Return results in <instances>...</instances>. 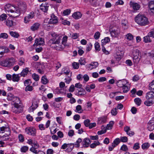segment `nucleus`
Here are the masks:
<instances>
[{
    "instance_id": "obj_54",
    "label": "nucleus",
    "mask_w": 154,
    "mask_h": 154,
    "mask_svg": "<svg viewBox=\"0 0 154 154\" xmlns=\"http://www.w3.org/2000/svg\"><path fill=\"white\" fill-rule=\"evenodd\" d=\"M120 149L124 151H126L128 150V149L126 145L124 144L121 146Z\"/></svg>"
},
{
    "instance_id": "obj_50",
    "label": "nucleus",
    "mask_w": 154,
    "mask_h": 154,
    "mask_svg": "<svg viewBox=\"0 0 154 154\" xmlns=\"http://www.w3.org/2000/svg\"><path fill=\"white\" fill-rule=\"evenodd\" d=\"M100 34L99 32H96L94 35V38L95 39H98L100 37Z\"/></svg>"
},
{
    "instance_id": "obj_41",
    "label": "nucleus",
    "mask_w": 154,
    "mask_h": 154,
    "mask_svg": "<svg viewBox=\"0 0 154 154\" xmlns=\"http://www.w3.org/2000/svg\"><path fill=\"white\" fill-rule=\"evenodd\" d=\"M8 128L6 127L3 126L0 127V134H2L4 132L6 131V130H8Z\"/></svg>"
},
{
    "instance_id": "obj_17",
    "label": "nucleus",
    "mask_w": 154,
    "mask_h": 154,
    "mask_svg": "<svg viewBox=\"0 0 154 154\" xmlns=\"http://www.w3.org/2000/svg\"><path fill=\"white\" fill-rule=\"evenodd\" d=\"M148 6L151 12L154 14V1H151L148 3Z\"/></svg>"
},
{
    "instance_id": "obj_47",
    "label": "nucleus",
    "mask_w": 154,
    "mask_h": 154,
    "mask_svg": "<svg viewBox=\"0 0 154 154\" xmlns=\"http://www.w3.org/2000/svg\"><path fill=\"white\" fill-rule=\"evenodd\" d=\"M71 12V10L69 9L65 10L63 12V15L64 16L68 15Z\"/></svg>"
},
{
    "instance_id": "obj_32",
    "label": "nucleus",
    "mask_w": 154,
    "mask_h": 154,
    "mask_svg": "<svg viewBox=\"0 0 154 154\" xmlns=\"http://www.w3.org/2000/svg\"><path fill=\"white\" fill-rule=\"evenodd\" d=\"M41 82L43 84H47L48 81L46 78L45 76H43L42 77L41 79Z\"/></svg>"
},
{
    "instance_id": "obj_27",
    "label": "nucleus",
    "mask_w": 154,
    "mask_h": 154,
    "mask_svg": "<svg viewBox=\"0 0 154 154\" xmlns=\"http://www.w3.org/2000/svg\"><path fill=\"white\" fill-rule=\"evenodd\" d=\"M110 39L109 37H105L104 39L102 40L101 43L103 45H104L110 42Z\"/></svg>"
},
{
    "instance_id": "obj_59",
    "label": "nucleus",
    "mask_w": 154,
    "mask_h": 154,
    "mask_svg": "<svg viewBox=\"0 0 154 154\" xmlns=\"http://www.w3.org/2000/svg\"><path fill=\"white\" fill-rule=\"evenodd\" d=\"M33 108V109L35 110L38 106L37 103L36 102H34L32 103V105L31 106Z\"/></svg>"
},
{
    "instance_id": "obj_4",
    "label": "nucleus",
    "mask_w": 154,
    "mask_h": 154,
    "mask_svg": "<svg viewBox=\"0 0 154 154\" xmlns=\"http://www.w3.org/2000/svg\"><path fill=\"white\" fill-rule=\"evenodd\" d=\"M146 100L144 102L145 105L149 106L154 103V92L150 91L148 92L146 94Z\"/></svg>"
},
{
    "instance_id": "obj_48",
    "label": "nucleus",
    "mask_w": 154,
    "mask_h": 154,
    "mask_svg": "<svg viewBox=\"0 0 154 154\" xmlns=\"http://www.w3.org/2000/svg\"><path fill=\"white\" fill-rule=\"evenodd\" d=\"M126 38L129 40H131L133 38V35L131 33L127 34L126 35Z\"/></svg>"
},
{
    "instance_id": "obj_12",
    "label": "nucleus",
    "mask_w": 154,
    "mask_h": 154,
    "mask_svg": "<svg viewBox=\"0 0 154 154\" xmlns=\"http://www.w3.org/2000/svg\"><path fill=\"white\" fill-rule=\"evenodd\" d=\"M128 83V82L126 80H120L117 82V85L118 87L121 88L126 85Z\"/></svg>"
},
{
    "instance_id": "obj_53",
    "label": "nucleus",
    "mask_w": 154,
    "mask_h": 154,
    "mask_svg": "<svg viewBox=\"0 0 154 154\" xmlns=\"http://www.w3.org/2000/svg\"><path fill=\"white\" fill-rule=\"evenodd\" d=\"M68 146L67 149L69 150L70 151H71L74 148V144L72 143H70L68 144Z\"/></svg>"
},
{
    "instance_id": "obj_2",
    "label": "nucleus",
    "mask_w": 154,
    "mask_h": 154,
    "mask_svg": "<svg viewBox=\"0 0 154 154\" xmlns=\"http://www.w3.org/2000/svg\"><path fill=\"white\" fill-rule=\"evenodd\" d=\"M51 34L53 38L48 41V45L51 47L57 49V45H58L60 43V40L62 38V35H58L55 32L51 33Z\"/></svg>"
},
{
    "instance_id": "obj_9",
    "label": "nucleus",
    "mask_w": 154,
    "mask_h": 154,
    "mask_svg": "<svg viewBox=\"0 0 154 154\" xmlns=\"http://www.w3.org/2000/svg\"><path fill=\"white\" fill-rule=\"evenodd\" d=\"M147 128L150 131H152L154 129V117L148 122Z\"/></svg>"
},
{
    "instance_id": "obj_63",
    "label": "nucleus",
    "mask_w": 154,
    "mask_h": 154,
    "mask_svg": "<svg viewBox=\"0 0 154 154\" xmlns=\"http://www.w3.org/2000/svg\"><path fill=\"white\" fill-rule=\"evenodd\" d=\"M62 23L64 25L69 26L70 24V23L69 21H67L66 20H64L62 21Z\"/></svg>"
},
{
    "instance_id": "obj_6",
    "label": "nucleus",
    "mask_w": 154,
    "mask_h": 154,
    "mask_svg": "<svg viewBox=\"0 0 154 154\" xmlns=\"http://www.w3.org/2000/svg\"><path fill=\"white\" fill-rule=\"evenodd\" d=\"M25 132L29 135L34 136L36 134V130L32 128H27L25 129Z\"/></svg>"
},
{
    "instance_id": "obj_33",
    "label": "nucleus",
    "mask_w": 154,
    "mask_h": 154,
    "mask_svg": "<svg viewBox=\"0 0 154 154\" xmlns=\"http://www.w3.org/2000/svg\"><path fill=\"white\" fill-rule=\"evenodd\" d=\"M149 89L154 92V80L149 84Z\"/></svg>"
},
{
    "instance_id": "obj_34",
    "label": "nucleus",
    "mask_w": 154,
    "mask_h": 154,
    "mask_svg": "<svg viewBox=\"0 0 154 154\" xmlns=\"http://www.w3.org/2000/svg\"><path fill=\"white\" fill-rule=\"evenodd\" d=\"M100 142L98 141H94V143L91 144L90 146L92 148H95L97 146L99 145L100 144Z\"/></svg>"
},
{
    "instance_id": "obj_11",
    "label": "nucleus",
    "mask_w": 154,
    "mask_h": 154,
    "mask_svg": "<svg viewBox=\"0 0 154 154\" xmlns=\"http://www.w3.org/2000/svg\"><path fill=\"white\" fill-rule=\"evenodd\" d=\"M109 30L111 35L112 37H116L120 34V29L118 28L116 30L114 29L112 30H111V29H110Z\"/></svg>"
},
{
    "instance_id": "obj_31",
    "label": "nucleus",
    "mask_w": 154,
    "mask_h": 154,
    "mask_svg": "<svg viewBox=\"0 0 154 154\" xmlns=\"http://www.w3.org/2000/svg\"><path fill=\"white\" fill-rule=\"evenodd\" d=\"M134 101L137 105L139 106L141 104L142 101L140 98H137L134 99Z\"/></svg>"
},
{
    "instance_id": "obj_23",
    "label": "nucleus",
    "mask_w": 154,
    "mask_h": 154,
    "mask_svg": "<svg viewBox=\"0 0 154 154\" xmlns=\"http://www.w3.org/2000/svg\"><path fill=\"white\" fill-rule=\"evenodd\" d=\"M29 71V68H26L22 70L20 75L21 76L25 77L27 75Z\"/></svg>"
},
{
    "instance_id": "obj_58",
    "label": "nucleus",
    "mask_w": 154,
    "mask_h": 154,
    "mask_svg": "<svg viewBox=\"0 0 154 154\" xmlns=\"http://www.w3.org/2000/svg\"><path fill=\"white\" fill-rule=\"evenodd\" d=\"M72 66L75 69H78L79 67V64L78 63L74 62L72 63Z\"/></svg>"
},
{
    "instance_id": "obj_29",
    "label": "nucleus",
    "mask_w": 154,
    "mask_h": 154,
    "mask_svg": "<svg viewBox=\"0 0 154 154\" xmlns=\"http://www.w3.org/2000/svg\"><path fill=\"white\" fill-rule=\"evenodd\" d=\"M7 133L5 135L2 136H0V138L2 139H3L4 137H8L11 134V131L9 129H8V130H6Z\"/></svg>"
},
{
    "instance_id": "obj_42",
    "label": "nucleus",
    "mask_w": 154,
    "mask_h": 154,
    "mask_svg": "<svg viewBox=\"0 0 154 154\" xmlns=\"http://www.w3.org/2000/svg\"><path fill=\"white\" fill-rule=\"evenodd\" d=\"M32 77L33 79L36 81H38L39 80V76L36 73H34L32 75Z\"/></svg>"
},
{
    "instance_id": "obj_26",
    "label": "nucleus",
    "mask_w": 154,
    "mask_h": 154,
    "mask_svg": "<svg viewBox=\"0 0 154 154\" xmlns=\"http://www.w3.org/2000/svg\"><path fill=\"white\" fill-rule=\"evenodd\" d=\"M48 6L46 5H43L42 4L40 7V8L43 12H46L47 11Z\"/></svg>"
},
{
    "instance_id": "obj_7",
    "label": "nucleus",
    "mask_w": 154,
    "mask_h": 154,
    "mask_svg": "<svg viewBox=\"0 0 154 154\" xmlns=\"http://www.w3.org/2000/svg\"><path fill=\"white\" fill-rule=\"evenodd\" d=\"M58 22V18L54 14H51V19L49 22V24H56Z\"/></svg>"
},
{
    "instance_id": "obj_1",
    "label": "nucleus",
    "mask_w": 154,
    "mask_h": 154,
    "mask_svg": "<svg viewBox=\"0 0 154 154\" xmlns=\"http://www.w3.org/2000/svg\"><path fill=\"white\" fill-rule=\"evenodd\" d=\"M15 14L12 15L14 18L19 17L20 14L25 12L27 10V5L25 2H19L17 3V7L15 6Z\"/></svg>"
},
{
    "instance_id": "obj_10",
    "label": "nucleus",
    "mask_w": 154,
    "mask_h": 154,
    "mask_svg": "<svg viewBox=\"0 0 154 154\" xmlns=\"http://www.w3.org/2000/svg\"><path fill=\"white\" fill-rule=\"evenodd\" d=\"M45 44V42L44 38H36L35 40V43L34 45H43Z\"/></svg>"
},
{
    "instance_id": "obj_35",
    "label": "nucleus",
    "mask_w": 154,
    "mask_h": 154,
    "mask_svg": "<svg viewBox=\"0 0 154 154\" xmlns=\"http://www.w3.org/2000/svg\"><path fill=\"white\" fill-rule=\"evenodd\" d=\"M7 16L5 14H3L0 16V21H2L6 20Z\"/></svg>"
},
{
    "instance_id": "obj_61",
    "label": "nucleus",
    "mask_w": 154,
    "mask_h": 154,
    "mask_svg": "<svg viewBox=\"0 0 154 154\" xmlns=\"http://www.w3.org/2000/svg\"><path fill=\"white\" fill-rule=\"evenodd\" d=\"M87 1H89L91 4L93 5H96L97 4V0H87Z\"/></svg>"
},
{
    "instance_id": "obj_18",
    "label": "nucleus",
    "mask_w": 154,
    "mask_h": 154,
    "mask_svg": "<svg viewBox=\"0 0 154 154\" xmlns=\"http://www.w3.org/2000/svg\"><path fill=\"white\" fill-rule=\"evenodd\" d=\"M106 120L107 116H103L98 118V123L100 124H103L105 123Z\"/></svg>"
},
{
    "instance_id": "obj_38",
    "label": "nucleus",
    "mask_w": 154,
    "mask_h": 154,
    "mask_svg": "<svg viewBox=\"0 0 154 154\" xmlns=\"http://www.w3.org/2000/svg\"><path fill=\"white\" fill-rule=\"evenodd\" d=\"M10 33L11 36L14 38H17L19 36L18 33L16 32L11 31L10 32Z\"/></svg>"
},
{
    "instance_id": "obj_22",
    "label": "nucleus",
    "mask_w": 154,
    "mask_h": 154,
    "mask_svg": "<svg viewBox=\"0 0 154 154\" xmlns=\"http://www.w3.org/2000/svg\"><path fill=\"white\" fill-rule=\"evenodd\" d=\"M40 25V24L39 23H35L31 27L30 29L32 31H35L38 29Z\"/></svg>"
},
{
    "instance_id": "obj_43",
    "label": "nucleus",
    "mask_w": 154,
    "mask_h": 154,
    "mask_svg": "<svg viewBox=\"0 0 154 154\" xmlns=\"http://www.w3.org/2000/svg\"><path fill=\"white\" fill-rule=\"evenodd\" d=\"M68 38V37L67 36H66L63 37L62 38V44L63 45L65 46L66 45V42L67 41Z\"/></svg>"
},
{
    "instance_id": "obj_56",
    "label": "nucleus",
    "mask_w": 154,
    "mask_h": 154,
    "mask_svg": "<svg viewBox=\"0 0 154 154\" xmlns=\"http://www.w3.org/2000/svg\"><path fill=\"white\" fill-rule=\"evenodd\" d=\"M111 113L112 116H116L117 113V108H116L112 110L111 111Z\"/></svg>"
},
{
    "instance_id": "obj_5",
    "label": "nucleus",
    "mask_w": 154,
    "mask_h": 154,
    "mask_svg": "<svg viewBox=\"0 0 154 154\" xmlns=\"http://www.w3.org/2000/svg\"><path fill=\"white\" fill-rule=\"evenodd\" d=\"M5 9L6 12L8 13L10 12L13 13V14L11 15H14V13L15 11V6L11 5L10 4H7L5 6Z\"/></svg>"
},
{
    "instance_id": "obj_64",
    "label": "nucleus",
    "mask_w": 154,
    "mask_h": 154,
    "mask_svg": "<svg viewBox=\"0 0 154 154\" xmlns=\"http://www.w3.org/2000/svg\"><path fill=\"white\" fill-rule=\"evenodd\" d=\"M74 131L72 130H70L68 132V135L69 137H72L74 135Z\"/></svg>"
},
{
    "instance_id": "obj_25",
    "label": "nucleus",
    "mask_w": 154,
    "mask_h": 154,
    "mask_svg": "<svg viewBox=\"0 0 154 154\" xmlns=\"http://www.w3.org/2000/svg\"><path fill=\"white\" fill-rule=\"evenodd\" d=\"M140 59V58L139 57L138 54V55L134 56L133 58V60L134 63L135 64H137L139 62Z\"/></svg>"
},
{
    "instance_id": "obj_21",
    "label": "nucleus",
    "mask_w": 154,
    "mask_h": 154,
    "mask_svg": "<svg viewBox=\"0 0 154 154\" xmlns=\"http://www.w3.org/2000/svg\"><path fill=\"white\" fill-rule=\"evenodd\" d=\"M82 16L81 13L79 11H77L74 13L72 15V17L75 19H78L80 18Z\"/></svg>"
},
{
    "instance_id": "obj_36",
    "label": "nucleus",
    "mask_w": 154,
    "mask_h": 154,
    "mask_svg": "<svg viewBox=\"0 0 154 154\" xmlns=\"http://www.w3.org/2000/svg\"><path fill=\"white\" fill-rule=\"evenodd\" d=\"M79 63L81 65H85L86 63L85 59L83 57H81L79 60Z\"/></svg>"
},
{
    "instance_id": "obj_3",
    "label": "nucleus",
    "mask_w": 154,
    "mask_h": 154,
    "mask_svg": "<svg viewBox=\"0 0 154 154\" xmlns=\"http://www.w3.org/2000/svg\"><path fill=\"white\" fill-rule=\"evenodd\" d=\"M135 21L139 25L145 26L148 24V19L144 16L139 14L135 18Z\"/></svg>"
},
{
    "instance_id": "obj_55",
    "label": "nucleus",
    "mask_w": 154,
    "mask_h": 154,
    "mask_svg": "<svg viewBox=\"0 0 154 154\" xmlns=\"http://www.w3.org/2000/svg\"><path fill=\"white\" fill-rule=\"evenodd\" d=\"M33 90V88L31 86H26L25 88V91H32Z\"/></svg>"
},
{
    "instance_id": "obj_40",
    "label": "nucleus",
    "mask_w": 154,
    "mask_h": 154,
    "mask_svg": "<svg viewBox=\"0 0 154 154\" xmlns=\"http://www.w3.org/2000/svg\"><path fill=\"white\" fill-rule=\"evenodd\" d=\"M13 21L12 20L8 19L6 21V24L8 27H11L13 25Z\"/></svg>"
},
{
    "instance_id": "obj_57",
    "label": "nucleus",
    "mask_w": 154,
    "mask_h": 154,
    "mask_svg": "<svg viewBox=\"0 0 154 154\" xmlns=\"http://www.w3.org/2000/svg\"><path fill=\"white\" fill-rule=\"evenodd\" d=\"M18 138L19 140L21 142H23L24 141V138L23 135L21 134H20L19 135Z\"/></svg>"
},
{
    "instance_id": "obj_45",
    "label": "nucleus",
    "mask_w": 154,
    "mask_h": 154,
    "mask_svg": "<svg viewBox=\"0 0 154 154\" xmlns=\"http://www.w3.org/2000/svg\"><path fill=\"white\" fill-rule=\"evenodd\" d=\"M140 148V143L137 142L134 144L133 148L134 150H137L138 149Z\"/></svg>"
},
{
    "instance_id": "obj_46",
    "label": "nucleus",
    "mask_w": 154,
    "mask_h": 154,
    "mask_svg": "<svg viewBox=\"0 0 154 154\" xmlns=\"http://www.w3.org/2000/svg\"><path fill=\"white\" fill-rule=\"evenodd\" d=\"M29 147L26 146H24L21 148V150L22 152H25L28 150Z\"/></svg>"
},
{
    "instance_id": "obj_39",
    "label": "nucleus",
    "mask_w": 154,
    "mask_h": 154,
    "mask_svg": "<svg viewBox=\"0 0 154 154\" xmlns=\"http://www.w3.org/2000/svg\"><path fill=\"white\" fill-rule=\"evenodd\" d=\"M20 101L19 98H16V101H14V102H13V104H14L15 106H21L19 104L20 103Z\"/></svg>"
},
{
    "instance_id": "obj_19",
    "label": "nucleus",
    "mask_w": 154,
    "mask_h": 154,
    "mask_svg": "<svg viewBox=\"0 0 154 154\" xmlns=\"http://www.w3.org/2000/svg\"><path fill=\"white\" fill-rule=\"evenodd\" d=\"M78 92L76 94L79 96H83L86 94V92L84 89L82 88H79L78 89Z\"/></svg>"
},
{
    "instance_id": "obj_24",
    "label": "nucleus",
    "mask_w": 154,
    "mask_h": 154,
    "mask_svg": "<svg viewBox=\"0 0 154 154\" xmlns=\"http://www.w3.org/2000/svg\"><path fill=\"white\" fill-rule=\"evenodd\" d=\"M19 74H15L12 75V79L14 82H18L20 80Z\"/></svg>"
},
{
    "instance_id": "obj_60",
    "label": "nucleus",
    "mask_w": 154,
    "mask_h": 154,
    "mask_svg": "<svg viewBox=\"0 0 154 154\" xmlns=\"http://www.w3.org/2000/svg\"><path fill=\"white\" fill-rule=\"evenodd\" d=\"M121 141L122 142H126L127 141L128 139L126 137H121Z\"/></svg>"
},
{
    "instance_id": "obj_30",
    "label": "nucleus",
    "mask_w": 154,
    "mask_h": 154,
    "mask_svg": "<svg viewBox=\"0 0 154 154\" xmlns=\"http://www.w3.org/2000/svg\"><path fill=\"white\" fill-rule=\"evenodd\" d=\"M150 146V144L148 143H143L142 145V148L143 149H146Z\"/></svg>"
},
{
    "instance_id": "obj_14",
    "label": "nucleus",
    "mask_w": 154,
    "mask_h": 154,
    "mask_svg": "<svg viewBox=\"0 0 154 154\" xmlns=\"http://www.w3.org/2000/svg\"><path fill=\"white\" fill-rule=\"evenodd\" d=\"M34 15L33 13H30L27 16L25 17L24 19V23H28L30 21L31 19L34 17Z\"/></svg>"
},
{
    "instance_id": "obj_49",
    "label": "nucleus",
    "mask_w": 154,
    "mask_h": 154,
    "mask_svg": "<svg viewBox=\"0 0 154 154\" xmlns=\"http://www.w3.org/2000/svg\"><path fill=\"white\" fill-rule=\"evenodd\" d=\"M8 34L5 33H2L0 35V38H2L3 39H6L8 38Z\"/></svg>"
},
{
    "instance_id": "obj_52",
    "label": "nucleus",
    "mask_w": 154,
    "mask_h": 154,
    "mask_svg": "<svg viewBox=\"0 0 154 154\" xmlns=\"http://www.w3.org/2000/svg\"><path fill=\"white\" fill-rule=\"evenodd\" d=\"M94 47L95 49L96 50L99 51L100 50V46L99 43L98 42H96L95 43Z\"/></svg>"
},
{
    "instance_id": "obj_16",
    "label": "nucleus",
    "mask_w": 154,
    "mask_h": 154,
    "mask_svg": "<svg viewBox=\"0 0 154 154\" xmlns=\"http://www.w3.org/2000/svg\"><path fill=\"white\" fill-rule=\"evenodd\" d=\"M130 6L132 7L133 9L134 10H138L140 7V5L138 4L134 3L132 1L130 2Z\"/></svg>"
},
{
    "instance_id": "obj_15",
    "label": "nucleus",
    "mask_w": 154,
    "mask_h": 154,
    "mask_svg": "<svg viewBox=\"0 0 154 154\" xmlns=\"http://www.w3.org/2000/svg\"><path fill=\"white\" fill-rule=\"evenodd\" d=\"M91 143L90 140L87 138H84L82 142L83 146L84 147H87L89 146Z\"/></svg>"
},
{
    "instance_id": "obj_37",
    "label": "nucleus",
    "mask_w": 154,
    "mask_h": 154,
    "mask_svg": "<svg viewBox=\"0 0 154 154\" xmlns=\"http://www.w3.org/2000/svg\"><path fill=\"white\" fill-rule=\"evenodd\" d=\"M7 62L8 60H7V59H6L5 60L1 61L0 63V64L1 65L3 66L7 67L8 65Z\"/></svg>"
},
{
    "instance_id": "obj_51",
    "label": "nucleus",
    "mask_w": 154,
    "mask_h": 154,
    "mask_svg": "<svg viewBox=\"0 0 154 154\" xmlns=\"http://www.w3.org/2000/svg\"><path fill=\"white\" fill-rule=\"evenodd\" d=\"M90 121L89 119H87L86 120H85L84 122V123L86 127H88L89 124L90 123Z\"/></svg>"
},
{
    "instance_id": "obj_62",
    "label": "nucleus",
    "mask_w": 154,
    "mask_h": 154,
    "mask_svg": "<svg viewBox=\"0 0 154 154\" xmlns=\"http://www.w3.org/2000/svg\"><path fill=\"white\" fill-rule=\"evenodd\" d=\"M122 89L124 92H127L129 91L128 87L125 85L122 87Z\"/></svg>"
},
{
    "instance_id": "obj_8",
    "label": "nucleus",
    "mask_w": 154,
    "mask_h": 154,
    "mask_svg": "<svg viewBox=\"0 0 154 154\" xmlns=\"http://www.w3.org/2000/svg\"><path fill=\"white\" fill-rule=\"evenodd\" d=\"M23 108L21 106H15L12 108V111L16 113L19 114L22 112Z\"/></svg>"
},
{
    "instance_id": "obj_13",
    "label": "nucleus",
    "mask_w": 154,
    "mask_h": 154,
    "mask_svg": "<svg viewBox=\"0 0 154 154\" xmlns=\"http://www.w3.org/2000/svg\"><path fill=\"white\" fill-rule=\"evenodd\" d=\"M98 66V63L97 62H92L90 64L86 65L87 68L90 70L96 68Z\"/></svg>"
},
{
    "instance_id": "obj_20",
    "label": "nucleus",
    "mask_w": 154,
    "mask_h": 154,
    "mask_svg": "<svg viewBox=\"0 0 154 154\" xmlns=\"http://www.w3.org/2000/svg\"><path fill=\"white\" fill-rule=\"evenodd\" d=\"M8 60V66L10 67L14 65L15 62V60L13 57H11L9 59H7Z\"/></svg>"
},
{
    "instance_id": "obj_44",
    "label": "nucleus",
    "mask_w": 154,
    "mask_h": 154,
    "mask_svg": "<svg viewBox=\"0 0 154 154\" xmlns=\"http://www.w3.org/2000/svg\"><path fill=\"white\" fill-rule=\"evenodd\" d=\"M31 83V81L29 79L26 80L24 82V85L26 86H30Z\"/></svg>"
},
{
    "instance_id": "obj_28",
    "label": "nucleus",
    "mask_w": 154,
    "mask_h": 154,
    "mask_svg": "<svg viewBox=\"0 0 154 154\" xmlns=\"http://www.w3.org/2000/svg\"><path fill=\"white\" fill-rule=\"evenodd\" d=\"M150 36L149 35V33L147 35L143 37V42L145 43L150 42L151 41V39L150 38Z\"/></svg>"
}]
</instances>
